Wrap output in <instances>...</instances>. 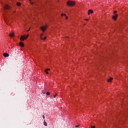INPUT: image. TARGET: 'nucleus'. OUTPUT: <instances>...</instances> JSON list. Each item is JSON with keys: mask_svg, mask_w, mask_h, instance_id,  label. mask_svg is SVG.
<instances>
[{"mask_svg": "<svg viewBox=\"0 0 128 128\" xmlns=\"http://www.w3.org/2000/svg\"><path fill=\"white\" fill-rule=\"evenodd\" d=\"M66 20H68V16H66Z\"/></svg>", "mask_w": 128, "mask_h": 128, "instance_id": "nucleus-21", "label": "nucleus"}, {"mask_svg": "<svg viewBox=\"0 0 128 128\" xmlns=\"http://www.w3.org/2000/svg\"><path fill=\"white\" fill-rule=\"evenodd\" d=\"M67 4L68 6H74L75 4V3L72 1L69 0L67 2Z\"/></svg>", "mask_w": 128, "mask_h": 128, "instance_id": "nucleus-1", "label": "nucleus"}, {"mask_svg": "<svg viewBox=\"0 0 128 128\" xmlns=\"http://www.w3.org/2000/svg\"><path fill=\"white\" fill-rule=\"evenodd\" d=\"M54 96V98H56V96H58V94H56Z\"/></svg>", "mask_w": 128, "mask_h": 128, "instance_id": "nucleus-18", "label": "nucleus"}, {"mask_svg": "<svg viewBox=\"0 0 128 128\" xmlns=\"http://www.w3.org/2000/svg\"><path fill=\"white\" fill-rule=\"evenodd\" d=\"M50 68H46V69L45 70V72L47 74H48V70H50Z\"/></svg>", "mask_w": 128, "mask_h": 128, "instance_id": "nucleus-10", "label": "nucleus"}, {"mask_svg": "<svg viewBox=\"0 0 128 128\" xmlns=\"http://www.w3.org/2000/svg\"><path fill=\"white\" fill-rule=\"evenodd\" d=\"M9 54H8V53H4V56L5 57V58H8V56H9Z\"/></svg>", "mask_w": 128, "mask_h": 128, "instance_id": "nucleus-8", "label": "nucleus"}, {"mask_svg": "<svg viewBox=\"0 0 128 128\" xmlns=\"http://www.w3.org/2000/svg\"><path fill=\"white\" fill-rule=\"evenodd\" d=\"M20 46H24V43H22V42H20Z\"/></svg>", "mask_w": 128, "mask_h": 128, "instance_id": "nucleus-11", "label": "nucleus"}, {"mask_svg": "<svg viewBox=\"0 0 128 128\" xmlns=\"http://www.w3.org/2000/svg\"><path fill=\"white\" fill-rule=\"evenodd\" d=\"M42 117H43L44 118V116L43 115Z\"/></svg>", "mask_w": 128, "mask_h": 128, "instance_id": "nucleus-25", "label": "nucleus"}, {"mask_svg": "<svg viewBox=\"0 0 128 128\" xmlns=\"http://www.w3.org/2000/svg\"><path fill=\"white\" fill-rule=\"evenodd\" d=\"M114 78H110L108 80V82H112V80Z\"/></svg>", "mask_w": 128, "mask_h": 128, "instance_id": "nucleus-7", "label": "nucleus"}, {"mask_svg": "<svg viewBox=\"0 0 128 128\" xmlns=\"http://www.w3.org/2000/svg\"><path fill=\"white\" fill-rule=\"evenodd\" d=\"M9 36L11 38H14V32H12L11 34H10Z\"/></svg>", "mask_w": 128, "mask_h": 128, "instance_id": "nucleus-9", "label": "nucleus"}, {"mask_svg": "<svg viewBox=\"0 0 128 128\" xmlns=\"http://www.w3.org/2000/svg\"><path fill=\"white\" fill-rule=\"evenodd\" d=\"M28 36H30V34H27L26 36V35L24 36H22L21 38H20V40H26V38H28Z\"/></svg>", "mask_w": 128, "mask_h": 128, "instance_id": "nucleus-2", "label": "nucleus"}, {"mask_svg": "<svg viewBox=\"0 0 128 128\" xmlns=\"http://www.w3.org/2000/svg\"><path fill=\"white\" fill-rule=\"evenodd\" d=\"M79 126H80L76 125V128H78Z\"/></svg>", "mask_w": 128, "mask_h": 128, "instance_id": "nucleus-22", "label": "nucleus"}, {"mask_svg": "<svg viewBox=\"0 0 128 128\" xmlns=\"http://www.w3.org/2000/svg\"><path fill=\"white\" fill-rule=\"evenodd\" d=\"M117 12L116 11H114V14L116 15V14Z\"/></svg>", "mask_w": 128, "mask_h": 128, "instance_id": "nucleus-20", "label": "nucleus"}, {"mask_svg": "<svg viewBox=\"0 0 128 128\" xmlns=\"http://www.w3.org/2000/svg\"><path fill=\"white\" fill-rule=\"evenodd\" d=\"M16 4H17L18 6H20V2H17Z\"/></svg>", "mask_w": 128, "mask_h": 128, "instance_id": "nucleus-14", "label": "nucleus"}, {"mask_svg": "<svg viewBox=\"0 0 128 128\" xmlns=\"http://www.w3.org/2000/svg\"><path fill=\"white\" fill-rule=\"evenodd\" d=\"M4 10H10V6L8 4H6L4 6Z\"/></svg>", "mask_w": 128, "mask_h": 128, "instance_id": "nucleus-4", "label": "nucleus"}, {"mask_svg": "<svg viewBox=\"0 0 128 128\" xmlns=\"http://www.w3.org/2000/svg\"><path fill=\"white\" fill-rule=\"evenodd\" d=\"M42 36H44V34H41L40 35V36L42 38Z\"/></svg>", "mask_w": 128, "mask_h": 128, "instance_id": "nucleus-19", "label": "nucleus"}, {"mask_svg": "<svg viewBox=\"0 0 128 128\" xmlns=\"http://www.w3.org/2000/svg\"><path fill=\"white\" fill-rule=\"evenodd\" d=\"M50 93L49 92H46V95L47 96H50Z\"/></svg>", "mask_w": 128, "mask_h": 128, "instance_id": "nucleus-17", "label": "nucleus"}, {"mask_svg": "<svg viewBox=\"0 0 128 128\" xmlns=\"http://www.w3.org/2000/svg\"><path fill=\"white\" fill-rule=\"evenodd\" d=\"M90 14H94V11L92 10H88V14L90 16Z\"/></svg>", "mask_w": 128, "mask_h": 128, "instance_id": "nucleus-6", "label": "nucleus"}, {"mask_svg": "<svg viewBox=\"0 0 128 128\" xmlns=\"http://www.w3.org/2000/svg\"><path fill=\"white\" fill-rule=\"evenodd\" d=\"M47 28H48V26H40V30H42V32H46V30Z\"/></svg>", "mask_w": 128, "mask_h": 128, "instance_id": "nucleus-3", "label": "nucleus"}, {"mask_svg": "<svg viewBox=\"0 0 128 128\" xmlns=\"http://www.w3.org/2000/svg\"><path fill=\"white\" fill-rule=\"evenodd\" d=\"M117 18H118V15H117L116 14H115L112 16V18H113V20H116Z\"/></svg>", "mask_w": 128, "mask_h": 128, "instance_id": "nucleus-5", "label": "nucleus"}, {"mask_svg": "<svg viewBox=\"0 0 128 128\" xmlns=\"http://www.w3.org/2000/svg\"><path fill=\"white\" fill-rule=\"evenodd\" d=\"M30 28L28 29V30H27V32H30Z\"/></svg>", "mask_w": 128, "mask_h": 128, "instance_id": "nucleus-26", "label": "nucleus"}, {"mask_svg": "<svg viewBox=\"0 0 128 128\" xmlns=\"http://www.w3.org/2000/svg\"><path fill=\"white\" fill-rule=\"evenodd\" d=\"M44 126H48V124H46V121H44Z\"/></svg>", "mask_w": 128, "mask_h": 128, "instance_id": "nucleus-13", "label": "nucleus"}, {"mask_svg": "<svg viewBox=\"0 0 128 128\" xmlns=\"http://www.w3.org/2000/svg\"><path fill=\"white\" fill-rule=\"evenodd\" d=\"M85 20H88V19H85Z\"/></svg>", "mask_w": 128, "mask_h": 128, "instance_id": "nucleus-24", "label": "nucleus"}, {"mask_svg": "<svg viewBox=\"0 0 128 128\" xmlns=\"http://www.w3.org/2000/svg\"><path fill=\"white\" fill-rule=\"evenodd\" d=\"M95 128L94 126H91V128Z\"/></svg>", "mask_w": 128, "mask_h": 128, "instance_id": "nucleus-23", "label": "nucleus"}, {"mask_svg": "<svg viewBox=\"0 0 128 128\" xmlns=\"http://www.w3.org/2000/svg\"><path fill=\"white\" fill-rule=\"evenodd\" d=\"M61 16H66V14H64L62 13V14H61Z\"/></svg>", "mask_w": 128, "mask_h": 128, "instance_id": "nucleus-16", "label": "nucleus"}, {"mask_svg": "<svg viewBox=\"0 0 128 128\" xmlns=\"http://www.w3.org/2000/svg\"><path fill=\"white\" fill-rule=\"evenodd\" d=\"M40 40H46V36H45L44 38L40 36Z\"/></svg>", "mask_w": 128, "mask_h": 128, "instance_id": "nucleus-12", "label": "nucleus"}, {"mask_svg": "<svg viewBox=\"0 0 128 128\" xmlns=\"http://www.w3.org/2000/svg\"><path fill=\"white\" fill-rule=\"evenodd\" d=\"M29 2L31 4H34V2H32V0H29Z\"/></svg>", "mask_w": 128, "mask_h": 128, "instance_id": "nucleus-15", "label": "nucleus"}, {"mask_svg": "<svg viewBox=\"0 0 128 128\" xmlns=\"http://www.w3.org/2000/svg\"><path fill=\"white\" fill-rule=\"evenodd\" d=\"M43 94H46V92H43Z\"/></svg>", "mask_w": 128, "mask_h": 128, "instance_id": "nucleus-27", "label": "nucleus"}, {"mask_svg": "<svg viewBox=\"0 0 128 128\" xmlns=\"http://www.w3.org/2000/svg\"><path fill=\"white\" fill-rule=\"evenodd\" d=\"M65 38H68V37H65Z\"/></svg>", "mask_w": 128, "mask_h": 128, "instance_id": "nucleus-28", "label": "nucleus"}]
</instances>
